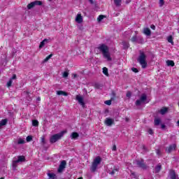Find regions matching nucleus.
I'll list each match as a JSON object with an SVG mask.
<instances>
[{"label":"nucleus","instance_id":"nucleus-33","mask_svg":"<svg viewBox=\"0 0 179 179\" xmlns=\"http://www.w3.org/2000/svg\"><path fill=\"white\" fill-rule=\"evenodd\" d=\"M106 17V16L103 15H100L98 18L97 20L98 22H101L103 20V19H104Z\"/></svg>","mask_w":179,"mask_h":179},{"label":"nucleus","instance_id":"nucleus-2","mask_svg":"<svg viewBox=\"0 0 179 179\" xmlns=\"http://www.w3.org/2000/svg\"><path fill=\"white\" fill-rule=\"evenodd\" d=\"M137 61L139 62L140 65H141L143 69H145V68L148 66V62H146V55L145 52L140 51V55L138 56Z\"/></svg>","mask_w":179,"mask_h":179},{"label":"nucleus","instance_id":"nucleus-30","mask_svg":"<svg viewBox=\"0 0 179 179\" xmlns=\"http://www.w3.org/2000/svg\"><path fill=\"white\" fill-rule=\"evenodd\" d=\"M52 57V54L49 55L48 56H47L44 59H43V62H48L50 59H51V57Z\"/></svg>","mask_w":179,"mask_h":179},{"label":"nucleus","instance_id":"nucleus-10","mask_svg":"<svg viewBox=\"0 0 179 179\" xmlns=\"http://www.w3.org/2000/svg\"><path fill=\"white\" fill-rule=\"evenodd\" d=\"M76 100H77L79 103V104H80V106H82V107H85V101H83V97L77 95L76 96Z\"/></svg>","mask_w":179,"mask_h":179},{"label":"nucleus","instance_id":"nucleus-61","mask_svg":"<svg viewBox=\"0 0 179 179\" xmlns=\"http://www.w3.org/2000/svg\"><path fill=\"white\" fill-rule=\"evenodd\" d=\"M50 1H52V0H49Z\"/></svg>","mask_w":179,"mask_h":179},{"label":"nucleus","instance_id":"nucleus-25","mask_svg":"<svg viewBox=\"0 0 179 179\" xmlns=\"http://www.w3.org/2000/svg\"><path fill=\"white\" fill-rule=\"evenodd\" d=\"M113 1L115 6H121V3L122 2V0H113Z\"/></svg>","mask_w":179,"mask_h":179},{"label":"nucleus","instance_id":"nucleus-14","mask_svg":"<svg viewBox=\"0 0 179 179\" xmlns=\"http://www.w3.org/2000/svg\"><path fill=\"white\" fill-rule=\"evenodd\" d=\"M76 22L77 23H82L83 22V17H82V14H78L76 17Z\"/></svg>","mask_w":179,"mask_h":179},{"label":"nucleus","instance_id":"nucleus-21","mask_svg":"<svg viewBox=\"0 0 179 179\" xmlns=\"http://www.w3.org/2000/svg\"><path fill=\"white\" fill-rule=\"evenodd\" d=\"M48 41V39L47 38L43 39V41H42L39 45V48H43V47L45 45V43H47Z\"/></svg>","mask_w":179,"mask_h":179},{"label":"nucleus","instance_id":"nucleus-32","mask_svg":"<svg viewBox=\"0 0 179 179\" xmlns=\"http://www.w3.org/2000/svg\"><path fill=\"white\" fill-rule=\"evenodd\" d=\"M24 143H26V141H24L22 138L18 139L17 145H24Z\"/></svg>","mask_w":179,"mask_h":179},{"label":"nucleus","instance_id":"nucleus-59","mask_svg":"<svg viewBox=\"0 0 179 179\" xmlns=\"http://www.w3.org/2000/svg\"><path fill=\"white\" fill-rule=\"evenodd\" d=\"M0 179H4L3 178H1Z\"/></svg>","mask_w":179,"mask_h":179},{"label":"nucleus","instance_id":"nucleus-41","mask_svg":"<svg viewBox=\"0 0 179 179\" xmlns=\"http://www.w3.org/2000/svg\"><path fill=\"white\" fill-rule=\"evenodd\" d=\"M164 5V0H159V6L162 7Z\"/></svg>","mask_w":179,"mask_h":179},{"label":"nucleus","instance_id":"nucleus-29","mask_svg":"<svg viewBox=\"0 0 179 179\" xmlns=\"http://www.w3.org/2000/svg\"><path fill=\"white\" fill-rule=\"evenodd\" d=\"M103 75L108 76V69H107L106 67H103Z\"/></svg>","mask_w":179,"mask_h":179},{"label":"nucleus","instance_id":"nucleus-5","mask_svg":"<svg viewBox=\"0 0 179 179\" xmlns=\"http://www.w3.org/2000/svg\"><path fill=\"white\" fill-rule=\"evenodd\" d=\"M41 5H43V2L41 1L35 0L34 1H32L30 3H29L27 6V9L30 10V9H33L34 6H41Z\"/></svg>","mask_w":179,"mask_h":179},{"label":"nucleus","instance_id":"nucleus-47","mask_svg":"<svg viewBox=\"0 0 179 179\" xmlns=\"http://www.w3.org/2000/svg\"><path fill=\"white\" fill-rule=\"evenodd\" d=\"M150 29H152V30H156V26L152 24L150 25Z\"/></svg>","mask_w":179,"mask_h":179},{"label":"nucleus","instance_id":"nucleus-60","mask_svg":"<svg viewBox=\"0 0 179 179\" xmlns=\"http://www.w3.org/2000/svg\"><path fill=\"white\" fill-rule=\"evenodd\" d=\"M178 106H179V101H178Z\"/></svg>","mask_w":179,"mask_h":179},{"label":"nucleus","instance_id":"nucleus-58","mask_svg":"<svg viewBox=\"0 0 179 179\" xmlns=\"http://www.w3.org/2000/svg\"><path fill=\"white\" fill-rule=\"evenodd\" d=\"M131 174H132V176H135V173H132Z\"/></svg>","mask_w":179,"mask_h":179},{"label":"nucleus","instance_id":"nucleus-19","mask_svg":"<svg viewBox=\"0 0 179 179\" xmlns=\"http://www.w3.org/2000/svg\"><path fill=\"white\" fill-rule=\"evenodd\" d=\"M166 65L167 66H174L176 65V63H174V61L173 60H167Z\"/></svg>","mask_w":179,"mask_h":179},{"label":"nucleus","instance_id":"nucleus-46","mask_svg":"<svg viewBox=\"0 0 179 179\" xmlns=\"http://www.w3.org/2000/svg\"><path fill=\"white\" fill-rule=\"evenodd\" d=\"M16 78H17V77H16V74H13V76H12V78H10V80H13L16 79Z\"/></svg>","mask_w":179,"mask_h":179},{"label":"nucleus","instance_id":"nucleus-18","mask_svg":"<svg viewBox=\"0 0 179 179\" xmlns=\"http://www.w3.org/2000/svg\"><path fill=\"white\" fill-rule=\"evenodd\" d=\"M71 139H78L79 138V134L78 132H73L71 135Z\"/></svg>","mask_w":179,"mask_h":179},{"label":"nucleus","instance_id":"nucleus-39","mask_svg":"<svg viewBox=\"0 0 179 179\" xmlns=\"http://www.w3.org/2000/svg\"><path fill=\"white\" fill-rule=\"evenodd\" d=\"M131 71L132 72H134V73H138V72H139V70L135 67L131 68Z\"/></svg>","mask_w":179,"mask_h":179},{"label":"nucleus","instance_id":"nucleus-17","mask_svg":"<svg viewBox=\"0 0 179 179\" xmlns=\"http://www.w3.org/2000/svg\"><path fill=\"white\" fill-rule=\"evenodd\" d=\"M160 170H162V164H158L155 166V174L160 173Z\"/></svg>","mask_w":179,"mask_h":179},{"label":"nucleus","instance_id":"nucleus-52","mask_svg":"<svg viewBox=\"0 0 179 179\" xmlns=\"http://www.w3.org/2000/svg\"><path fill=\"white\" fill-rule=\"evenodd\" d=\"M89 1H90V3H92V4L94 3V1H93V0H89Z\"/></svg>","mask_w":179,"mask_h":179},{"label":"nucleus","instance_id":"nucleus-38","mask_svg":"<svg viewBox=\"0 0 179 179\" xmlns=\"http://www.w3.org/2000/svg\"><path fill=\"white\" fill-rule=\"evenodd\" d=\"M131 40L132 43H136V40H138V37L136 36H132Z\"/></svg>","mask_w":179,"mask_h":179},{"label":"nucleus","instance_id":"nucleus-26","mask_svg":"<svg viewBox=\"0 0 179 179\" xmlns=\"http://www.w3.org/2000/svg\"><path fill=\"white\" fill-rule=\"evenodd\" d=\"M49 179H55L56 175L54 173H48Z\"/></svg>","mask_w":179,"mask_h":179},{"label":"nucleus","instance_id":"nucleus-20","mask_svg":"<svg viewBox=\"0 0 179 179\" xmlns=\"http://www.w3.org/2000/svg\"><path fill=\"white\" fill-rule=\"evenodd\" d=\"M161 122H162V120H160V118H155L154 120V125L157 127L158 125H160Z\"/></svg>","mask_w":179,"mask_h":179},{"label":"nucleus","instance_id":"nucleus-48","mask_svg":"<svg viewBox=\"0 0 179 179\" xmlns=\"http://www.w3.org/2000/svg\"><path fill=\"white\" fill-rule=\"evenodd\" d=\"M112 150H113V151L117 150V145H114L113 146Z\"/></svg>","mask_w":179,"mask_h":179},{"label":"nucleus","instance_id":"nucleus-4","mask_svg":"<svg viewBox=\"0 0 179 179\" xmlns=\"http://www.w3.org/2000/svg\"><path fill=\"white\" fill-rule=\"evenodd\" d=\"M64 133H65V131H62L59 134H56L52 135L50 138V143H55V142H58V141H59V139H61V138H62V136H64Z\"/></svg>","mask_w":179,"mask_h":179},{"label":"nucleus","instance_id":"nucleus-55","mask_svg":"<svg viewBox=\"0 0 179 179\" xmlns=\"http://www.w3.org/2000/svg\"><path fill=\"white\" fill-rule=\"evenodd\" d=\"M129 2H131V0H127L126 1V3H129Z\"/></svg>","mask_w":179,"mask_h":179},{"label":"nucleus","instance_id":"nucleus-34","mask_svg":"<svg viewBox=\"0 0 179 179\" xmlns=\"http://www.w3.org/2000/svg\"><path fill=\"white\" fill-rule=\"evenodd\" d=\"M12 83H13V80H9L6 85L7 87H10V86H12Z\"/></svg>","mask_w":179,"mask_h":179},{"label":"nucleus","instance_id":"nucleus-7","mask_svg":"<svg viewBox=\"0 0 179 179\" xmlns=\"http://www.w3.org/2000/svg\"><path fill=\"white\" fill-rule=\"evenodd\" d=\"M136 164L138 167H139L140 169H142L143 170H146L148 169V165L145 164V160H143V159L140 160H137Z\"/></svg>","mask_w":179,"mask_h":179},{"label":"nucleus","instance_id":"nucleus-42","mask_svg":"<svg viewBox=\"0 0 179 179\" xmlns=\"http://www.w3.org/2000/svg\"><path fill=\"white\" fill-rule=\"evenodd\" d=\"M105 104H107V106H111V100L106 101Z\"/></svg>","mask_w":179,"mask_h":179},{"label":"nucleus","instance_id":"nucleus-49","mask_svg":"<svg viewBox=\"0 0 179 179\" xmlns=\"http://www.w3.org/2000/svg\"><path fill=\"white\" fill-rule=\"evenodd\" d=\"M161 128H162V129H164V128H166V124H162L161 125Z\"/></svg>","mask_w":179,"mask_h":179},{"label":"nucleus","instance_id":"nucleus-54","mask_svg":"<svg viewBox=\"0 0 179 179\" xmlns=\"http://www.w3.org/2000/svg\"><path fill=\"white\" fill-rule=\"evenodd\" d=\"M24 93H26L27 94H30V92L29 91L24 92Z\"/></svg>","mask_w":179,"mask_h":179},{"label":"nucleus","instance_id":"nucleus-23","mask_svg":"<svg viewBox=\"0 0 179 179\" xmlns=\"http://www.w3.org/2000/svg\"><path fill=\"white\" fill-rule=\"evenodd\" d=\"M6 124H8V119L1 120V121L0 122V128L1 127L6 125Z\"/></svg>","mask_w":179,"mask_h":179},{"label":"nucleus","instance_id":"nucleus-3","mask_svg":"<svg viewBox=\"0 0 179 179\" xmlns=\"http://www.w3.org/2000/svg\"><path fill=\"white\" fill-rule=\"evenodd\" d=\"M101 163V157L100 156H97L93 161L91 166H90V171L92 173L96 172V170H97V167L99 166V164Z\"/></svg>","mask_w":179,"mask_h":179},{"label":"nucleus","instance_id":"nucleus-57","mask_svg":"<svg viewBox=\"0 0 179 179\" xmlns=\"http://www.w3.org/2000/svg\"><path fill=\"white\" fill-rule=\"evenodd\" d=\"M38 100L40 101V100H41V98H38Z\"/></svg>","mask_w":179,"mask_h":179},{"label":"nucleus","instance_id":"nucleus-44","mask_svg":"<svg viewBox=\"0 0 179 179\" xmlns=\"http://www.w3.org/2000/svg\"><path fill=\"white\" fill-rule=\"evenodd\" d=\"M142 149H143V150H145V152H148V148H146V145H142Z\"/></svg>","mask_w":179,"mask_h":179},{"label":"nucleus","instance_id":"nucleus-51","mask_svg":"<svg viewBox=\"0 0 179 179\" xmlns=\"http://www.w3.org/2000/svg\"><path fill=\"white\" fill-rule=\"evenodd\" d=\"M13 167H16V164H15V161L13 162Z\"/></svg>","mask_w":179,"mask_h":179},{"label":"nucleus","instance_id":"nucleus-53","mask_svg":"<svg viewBox=\"0 0 179 179\" xmlns=\"http://www.w3.org/2000/svg\"><path fill=\"white\" fill-rule=\"evenodd\" d=\"M125 121H126V122H128L129 121V118L126 117V118H125Z\"/></svg>","mask_w":179,"mask_h":179},{"label":"nucleus","instance_id":"nucleus-27","mask_svg":"<svg viewBox=\"0 0 179 179\" xmlns=\"http://www.w3.org/2000/svg\"><path fill=\"white\" fill-rule=\"evenodd\" d=\"M168 40V43H170L171 44H172V45H174V41H173V36H169L167 38Z\"/></svg>","mask_w":179,"mask_h":179},{"label":"nucleus","instance_id":"nucleus-22","mask_svg":"<svg viewBox=\"0 0 179 179\" xmlns=\"http://www.w3.org/2000/svg\"><path fill=\"white\" fill-rule=\"evenodd\" d=\"M57 94L58 96H61V95L68 96V93L66 92H64V91H61V90L57 91Z\"/></svg>","mask_w":179,"mask_h":179},{"label":"nucleus","instance_id":"nucleus-43","mask_svg":"<svg viewBox=\"0 0 179 179\" xmlns=\"http://www.w3.org/2000/svg\"><path fill=\"white\" fill-rule=\"evenodd\" d=\"M156 153L158 155V156H160L162 155V151H160L159 149L156 150Z\"/></svg>","mask_w":179,"mask_h":179},{"label":"nucleus","instance_id":"nucleus-40","mask_svg":"<svg viewBox=\"0 0 179 179\" xmlns=\"http://www.w3.org/2000/svg\"><path fill=\"white\" fill-rule=\"evenodd\" d=\"M69 75V73H68V71H64L63 73V78H68Z\"/></svg>","mask_w":179,"mask_h":179},{"label":"nucleus","instance_id":"nucleus-13","mask_svg":"<svg viewBox=\"0 0 179 179\" xmlns=\"http://www.w3.org/2000/svg\"><path fill=\"white\" fill-rule=\"evenodd\" d=\"M143 34L149 37L152 36V31H150V29L145 27L143 29Z\"/></svg>","mask_w":179,"mask_h":179},{"label":"nucleus","instance_id":"nucleus-15","mask_svg":"<svg viewBox=\"0 0 179 179\" xmlns=\"http://www.w3.org/2000/svg\"><path fill=\"white\" fill-rule=\"evenodd\" d=\"M169 111V108L167 107H163L160 109L159 113L162 114V115H164Z\"/></svg>","mask_w":179,"mask_h":179},{"label":"nucleus","instance_id":"nucleus-16","mask_svg":"<svg viewBox=\"0 0 179 179\" xmlns=\"http://www.w3.org/2000/svg\"><path fill=\"white\" fill-rule=\"evenodd\" d=\"M123 50H128L129 48V43L127 41H122Z\"/></svg>","mask_w":179,"mask_h":179},{"label":"nucleus","instance_id":"nucleus-36","mask_svg":"<svg viewBox=\"0 0 179 179\" xmlns=\"http://www.w3.org/2000/svg\"><path fill=\"white\" fill-rule=\"evenodd\" d=\"M41 143H42V145H45V137H41Z\"/></svg>","mask_w":179,"mask_h":179},{"label":"nucleus","instance_id":"nucleus-1","mask_svg":"<svg viewBox=\"0 0 179 179\" xmlns=\"http://www.w3.org/2000/svg\"><path fill=\"white\" fill-rule=\"evenodd\" d=\"M98 50L101 51L104 58H106L107 61H111V55H110V52H108V47L106 45V44L101 45Z\"/></svg>","mask_w":179,"mask_h":179},{"label":"nucleus","instance_id":"nucleus-28","mask_svg":"<svg viewBox=\"0 0 179 179\" xmlns=\"http://www.w3.org/2000/svg\"><path fill=\"white\" fill-rule=\"evenodd\" d=\"M171 179H177V175H176V171H172L171 172Z\"/></svg>","mask_w":179,"mask_h":179},{"label":"nucleus","instance_id":"nucleus-8","mask_svg":"<svg viewBox=\"0 0 179 179\" xmlns=\"http://www.w3.org/2000/svg\"><path fill=\"white\" fill-rule=\"evenodd\" d=\"M66 166V161L65 160L62 161L57 169L58 173H62V171H64V169H65Z\"/></svg>","mask_w":179,"mask_h":179},{"label":"nucleus","instance_id":"nucleus-6","mask_svg":"<svg viewBox=\"0 0 179 179\" xmlns=\"http://www.w3.org/2000/svg\"><path fill=\"white\" fill-rule=\"evenodd\" d=\"M145 100H148V96L146 95V94H142L140 99L136 100L135 104L136 106H141L142 103H145Z\"/></svg>","mask_w":179,"mask_h":179},{"label":"nucleus","instance_id":"nucleus-11","mask_svg":"<svg viewBox=\"0 0 179 179\" xmlns=\"http://www.w3.org/2000/svg\"><path fill=\"white\" fill-rule=\"evenodd\" d=\"M105 124L108 127H111L114 124V120L107 117L105 120Z\"/></svg>","mask_w":179,"mask_h":179},{"label":"nucleus","instance_id":"nucleus-45","mask_svg":"<svg viewBox=\"0 0 179 179\" xmlns=\"http://www.w3.org/2000/svg\"><path fill=\"white\" fill-rule=\"evenodd\" d=\"M148 134H149L150 135H153V130H152V129H150L148 130Z\"/></svg>","mask_w":179,"mask_h":179},{"label":"nucleus","instance_id":"nucleus-24","mask_svg":"<svg viewBox=\"0 0 179 179\" xmlns=\"http://www.w3.org/2000/svg\"><path fill=\"white\" fill-rule=\"evenodd\" d=\"M118 171H120V169L114 167V169L112 170V171L110 173V174L111 176H114V174H115V173H118Z\"/></svg>","mask_w":179,"mask_h":179},{"label":"nucleus","instance_id":"nucleus-50","mask_svg":"<svg viewBox=\"0 0 179 179\" xmlns=\"http://www.w3.org/2000/svg\"><path fill=\"white\" fill-rule=\"evenodd\" d=\"M72 76L75 79V78H76L78 76V74H76V73L72 74Z\"/></svg>","mask_w":179,"mask_h":179},{"label":"nucleus","instance_id":"nucleus-56","mask_svg":"<svg viewBox=\"0 0 179 179\" xmlns=\"http://www.w3.org/2000/svg\"><path fill=\"white\" fill-rule=\"evenodd\" d=\"M177 125L179 126V120H178V122H177Z\"/></svg>","mask_w":179,"mask_h":179},{"label":"nucleus","instance_id":"nucleus-37","mask_svg":"<svg viewBox=\"0 0 179 179\" xmlns=\"http://www.w3.org/2000/svg\"><path fill=\"white\" fill-rule=\"evenodd\" d=\"M131 96H132V92L128 91L126 94V96L128 97L129 99H131Z\"/></svg>","mask_w":179,"mask_h":179},{"label":"nucleus","instance_id":"nucleus-35","mask_svg":"<svg viewBox=\"0 0 179 179\" xmlns=\"http://www.w3.org/2000/svg\"><path fill=\"white\" fill-rule=\"evenodd\" d=\"M26 141L27 142H31V141H33V136H27Z\"/></svg>","mask_w":179,"mask_h":179},{"label":"nucleus","instance_id":"nucleus-31","mask_svg":"<svg viewBox=\"0 0 179 179\" xmlns=\"http://www.w3.org/2000/svg\"><path fill=\"white\" fill-rule=\"evenodd\" d=\"M32 125L33 127H38V120H32Z\"/></svg>","mask_w":179,"mask_h":179},{"label":"nucleus","instance_id":"nucleus-9","mask_svg":"<svg viewBox=\"0 0 179 179\" xmlns=\"http://www.w3.org/2000/svg\"><path fill=\"white\" fill-rule=\"evenodd\" d=\"M176 148H177V145H176V144H172V145H170L166 149V153H171V152H173V150H176Z\"/></svg>","mask_w":179,"mask_h":179},{"label":"nucleus","instance_id":"nucleus-12","mask_svg":"<svg viewBox=\"0 0 179 179\" xmlns=\"http://www.w3.org/2000/svg\"><path fill=\"white\" fill-rule=\"evenodd\" d=\"M25 160H26V157H24V156L23 155L19 156L17 160L14 161V164H17V163L24 162Z\"/></svg>","mask_w":179,"mask_h":179}]
</instances>
